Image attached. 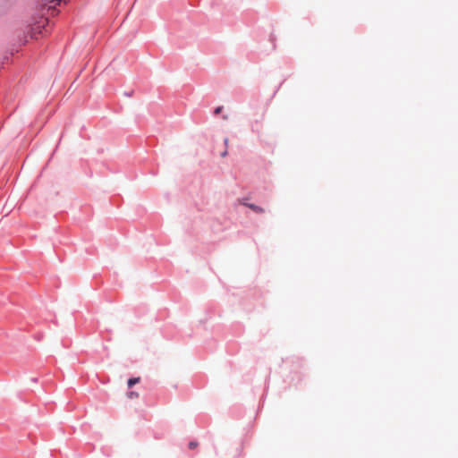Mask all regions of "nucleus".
Here are the masks:
<instances>
[{
  "label": "nucleus",
  "mask_w": 458,
  "mask_h": 458,
  "mask_svg": "<svg viewBox=\"0 0 458 458\" xmlns=\"http://www.w3.org/2000/svg\"><path fill=\"white\" fill-rule=\"evenodd\" d=\"M42 2H45V4L47 5L48 10H52V14L56 12L55 7L57 5H61L63 3L64 4H67L68 0H41Z\"/></svg>",
  "instance_id": "nucleus-2"
},
{
  "label": "nucleus",
  "mask_w": 458,
  "mask_h": 458,
  "mask_svg": "<svg viewBox=\"0 0 458 458\" xmlns=\"http://www.w3.org/2000/svg\"><path fill=\"white\" fill-rule=\"evenodd\" d=\"M13 4V0H0V15L6 13Z\"/></svg>",
  "instance_id": "nucleus-4"
},
{
  "label": "nucleus",
  "mask_w": 458,
  "mask_h": 458,
  "mask_svg": "<svg viewBox=\"0 0 458 458\" xmlns=\"http://www.w3.org/2000/svg\"><path fill=\"white\" fill-rule=\"evenodd\" d=\"M49 21L47 18H41V20L35 23L29 30V34L31 38L38 39L39 36H46L49 33L48 29Z\"/></svg>",
  "instance_id": "nucleus-1"
},
{
  "label": "nucleus",
  "mask_w": 458,
  "mask_h": 458,
  "mask_svg": "<svg viewBox=\"0 0 458 458\" xmlns=\"http://www.w3.org/2000/svg\"><path fill=\"white\" fill-rule=\"evenodd\" d=\"M198 445H199V443L197 441H195V440L190 441L189 444H188V447L191 450L195 449Z\"/></svg>",
  "instance_id": "nucleus-6"
},
{
  "label": "nucleus",
  "mask_w": 458,
  "mask_h": 458,
  "mask_svg": "<svg viewBox=\"0 0 458 458\" xmlns=\"http://www.w3.org/2000/svg\"><path fill=\"white\" fill-rule=\"evenodd\" d=\"M226 155H227V151H226V150H225V151L221 154V156H222V157H225Z\"/></svg>",
  "instance_id": "nucleus-9"
},
{
  "label": "nucleus",
  "mask_w": 458,
  "mask_h": 458,
  "mask_svg": "<svg viewBox=\"0 0 458 458\" xmlns=\"http://www.w3.org/2000/svg\"><path fill=\"white\" fill-rule=\"evenodd\" d=\"M222 110H223V106H216V107L214 109V112H213V113H214V114H215V115H217V114H219L222 112Z\"/></svg>",
  "instance_id": "nucleus-8"
},
{
  "label": "nucleus",
  "mask_w": 458,
  "mask_h": 458,
  "mask_svg": "<svg viewBox=\"0 0 458 458\" xmlns=\"http://www.w3.org/2000/svg\"><path fill=\"white\" fill-rule=\"evenodd\" d=\"M227 142H228V139H227V138H225V144L226 145V144H227Z\"/></svg>",
  "instance_id": "nucleus-11"
},
{
  "label": "nucleus",
  "mask_w": 458,
  "mask_h": 458,
  "mask_svg": "<svg viewBox=\"0 0 458 458\" xmlns=\"http://www.w3.org/2000/svg\"><path fill=\"white\" fill-rule=\"evenodd\" d=\"M31 380H32L33 382H37V378H34V377H33V378H31Z\"/></svg>",
  "instance_id": "nucleus-12"
},
{
  "label": "nucleus",
  "mask_w": 458,
  "mask_h": 458,
  "mask_svg": "<svg viewBox=\"0 0 458 458\" xmlns=\"http://www.w3.org/2000/svg\"><path fill=\"white\" fill-rule=\"evenodd\" d=\"M241 203H242V205L249 208L250 209H251L252 211H254L257 214H262L265 212V210L262 207L248 202L246 198L242 199Z\"/></svg>",
  "instance_id": "nucleus-3"
},
{
  "label": "nucleus",
  "mask_w": 458,
  "mask_h": 458,
  "mask_svg": "<svg viewBox=\"0 0 458 458\" xmlns=\"http://www.w3.org/2000/svg\"><path fill=\"white\" fill-rule=\"evenodd\" d=\"M127 396L131 399L139 397V394L134 391H128Z\"/></svg>",
  "instance_id": "nucleus-7"
},
{
  "label": "nucleus",
  "mask_w": 458,
  "mask_h": 458,
  "mask_svg": "<svg viewBox=\"0 0 458 458\" xmlns=\"http://www.w3.org/2000/svg\"><path fill=\"white\" fill-rule=\"evenodd\" d=\"M140 381V377H130L127 381V386L128 388H131L132 386H134L136 384H138L139 382Z\"/></svg>",
  "instance_id": "nucleus-5"
},
{
  "label": "nucleus",
  "mask_w": 458,
  "mask_h": 458,
  "mask_svg": "<svg viewBox=\"0 0 458 458\" xmlns=\"http://www.w3.org/2000/svg\"><path fill=\"white\" fill-rule=\"evenodd\" d=\"M125 95H126V96H128V97H131V93L127 92V93H125Z\"/></svg>",
  "instance_id": "nucleus-10"
}]
</instances>
